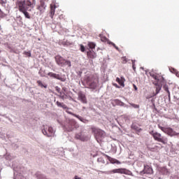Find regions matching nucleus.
Listing matches in <instances>:
<instances>
[{
	"label": "nucleus",
	"mask_w": 179,
	"mask_h": 179,
	"mask_svg": "<svg viewBox=\"0 0 179 179\" xmlns=\"http://www.w3.org/2000/svg\"><path fill=\"white\" fill-rule=\"evenodd\" d=\"M103 156H105V157H106V159H108L110 163H112V164H120L121 162L120 161H118V159H115L106 154H103Z\"/></svg>",
	"instance_id": "11"
},
{
	"label": "nucleus",
	"mask_w": 179,
	"mask_h": 179,
	"mask_svg": "<svg viewBox=\"0 0 179 179\" xmlns=\"http://www.w3.org/2000/svg\"><path fill=\"white\" fill-rule=\"evenodd\" d=\"M150 76H151V78H153V79H155V80H157V82L159 83V77H158L157 74H156L155 73H150Z\"/></svg>",
	"instance_id": "21"
},
{
	"label": "nucleus",
	"mask_w": 179,
	"mask_h": 179,
	"mask_svg": "<svg viewBox=\"0 0 179 179\" xmlns=\"http://www.w3.org/2000/svg\"><path fill=\"white\" fill-rule=\"evenodd\" d=\"M57 8V6L55 4L50 5V17L51 19L54 17V15H55V9Z\"/></svg>",
	"instance_id": "13"
},
{
	"label": "nucleus",
	"mask_w": 179,
	"mask_h": 179,
	"mask_svg": "<svg viewBox=\"0 0 179 179\" xmlns=\"http://www.w3.org/2000/svg\"><path fill=\"white\" fill-rule=\"evenodd\" d=\"M121 61L122 64H127V62H128V58H127V57H122Z\"/></svg>",
	"instance_id": "26"
},
{
	"label": "nucleus",
	"mask_w": 179,
	"mask_h": 179,
	"mask_svg": "<svg viewBox=\"0 0 179 179\" xmlns=\"http://www.w3.org/2000/svg\"><path fill=\"white\" fill-rule=\"evenodd\" d=\"M87 57L90 59H94V58H97V53H96V52H94L93 50H89L87 52Z\"/></svg>",
	"instance_id": "10"
},
{
	"label": "nucleus",
	"mask_w": 179,
	"mask_h": 179,
	"mask_svg": "<svg viewBox=\"0 0 179 179\" xmlns=\"http://www.w3.org/2000/svg\"><path fill=\"white\" fill-rule=\"evenodd\" d=\"M42 133L43 134V135H45L48 137L54 136V129L50 127H48V131L45 129H42Z\"/></svg>",
	"instance_id": "9"
},
{
	"label": "nucleus",
	"mask_w": 179,
	"mask_h": 179,
	"mask_svg": "<svg viewBox=\"0 0 179 179\" xmlns=\"http://www.w3.org/2000/svg\"><path fill=\"white\" fill-rule=\"evenodd\" d=\"M76 128H79V124L76 123L75 120H69L68 124L66 125V129L68 132H71V131L74 130Z\"/></svg>",
	"instance_id": "7"
},
{
	"label": "nucleus",
	"mask_w": 179,
	"mask_h": 179,
	"mask_svg": "<svg viewBox=\"0 0 179 179\" xmlns=\"http://www.w3.org/2000/svg\"><path fill=\"white\" fill-rule=\"evenodd\" d=\"M113 86H115V87H117L118 89L120 87V86H118V85L115 83L113 84Z\"/></svg>",
	"instance_id": "37"
},
{
	"label": "nucleus",
	"mask_w": 179,
	"mask_h": 179,
	"mask_svg": "<svg viewBox=\"0 0 179 179\" xmlns=\"http://www.w3.org/2000/svg\"><path fill=\"white\" fill-rule=\"evenodd\" d=\"M57 73H52V72H49L48 73V76H50V78H54L55 79Z\"/></svg>",
	"instance_id": "28"
},
{
	"label": "nucleus",
	"mask_w": 179,
	"mask_h": 179,
	"mask_svg": "<svg viewBox=\"0 0 179 179\" xmlns=\"http://www.w3.org/2000/svg\"><path fill=\"white\" fill-rule=\"evenodd\" d=\"M131 128L132 129H134V131H137V132H141V131H142V129L139 128L136 124H132Z\"/></svg>",
	"instance_id": "23"
},
{
	"label": "nucleus",
	"mask_w": 179,
	"mask_h": 179,
	"mask_svg": "<svg viewBox=\"0 0 179 179\" xmlns=\"http://www.w3.org/2000/svg\"><path fill=\"white\" fill-rule=\"evenodd\" d=\"M78 99H80L82 103H87V100L86 99V95L82 92L78 93Z\"/></svg>",
	"instance_id": "15"
},
{
	"label": "nucleus",
	"mask_w": 179,
	"mask_h": 179,
	"mask_svg": "<svg viewBox=\"0 0 179 179\" xmlns=\"http://www.w3.org/2000/svg\"><path fill=\"white\" fill-rule=\"evenodd\" d=\"M60 99H62V100H65V99H66V97H65L64 95H60Z\"/></svg>",
	"instance_id": "33"
},
{
	"label": "nucleus",
	"mask_w": 179,
	"mask_h": 179,
	"mask_svg": "<svg viewBox=\"0 0 179 179\" xmlns=\"http://www.w3.org/2000/svg\"><path fill=\"white\" fill-rule=\"evenodd\" d=\"M168 99H169V101L171 100V96L170 95V92L168 93Z\"/></svg>",
	"instance_id": "35"
},
{
	"label": "nucleus",
	"mask_w": 179,
	"mask_h": 179,
	"mask_svg": "<svg viewBox=\"0 0 179 179\" xmlns=\"http://www.w3.org/2000/svg\"><path fill=\"white\" fill-rule=\"evenodd\" d=\"M56 90H57V92H58V93H59V87H56Z\"/></svg>",
	"instance_id": "39"
},
{
	"label": "nucleus",
	"mask_w": 179,
	"mask_h": 179,
	"mask_svg": "<svg viewBox=\"0 0 179 179\" xmlns=\"http://www.w3.org/2000/svg\"><path fill=\"white\" fill-rule=\"evenodd\" d=\"M38 10H40L41 13L45 10V3L43 1H41L40 6L37 7Z\"/></svg>",
	"instance_id": "16"
},
{
	"label": "nucleus",
	"mask_w": 179,
	"mask_h": 179,
	"mask_svg": "<svg viewBox=\"0 0 179 179\" xmlns=\"http://www.w3.org/2000/svg\"><path fill=\"white\" fill-rule=\"evenodd\" d=\"M109 44H111V45H113V47L116 48L117 45H115V43H113V42H110Z\"/></svg>",
	"instance_id": "34"
},
{
	"label": "nucleus",
	"mask_w": 179,
	"mask_h": 179,
	"mask_svg": "<svg viewBox=\"0 0 179 179\" xmlns=\"http://www.w3.org/2000/svg\"><path fill=\"white\" fill-rule=\"evenodd\" d=\"M116 82L120 85L122 86V87H125V78H124V77H121L120 78H116Z\"/></svg>",
	"instance_id": "14"
},
{
	"label": "nucleus",
	"mask_w": 179,
	"mask_h": 179,
	"mask_svg": "<svg viewBox=\"0 0 179 179\" xmlns=\"http://www.w3.org/2000/svg\"><path fill=\"white\" fill-rule=\"evenodd\" d=\"M164 170H165V171H166V173H167V169H164Z\"/></svg>",
	"instance_id": "45"
},
{
	"label": "nucleus",
	"mask_w": 179,
	"mask_h": 179,
	"mask_svg": "<svg viewBox=\"0 0 179 179\" xmlns=\"http://www.w3.org/2000/svg\"><path fill=\"white\" fill-rule=\"evenodd\" d=\"M38 73L40 75V76H41V78H44V76H45V71H43V70H39Z\"/></svg>",
	"instance_id": "27"
},
{
	"label": "nucleus",
	"mask_w": 179,
	"mask_h": 179,
	"mask_svg": "<svg viewBox=\"0 0 179 179\" xmlns=\"http://www.w3.org/2000/svg\"><path fill=\"white\" fill-rule=\"evenodd\" d=\"M106 40H107V38H101V41H106Z\"/></svg>",
	"instance_id": "40"
},
{
	"label": "nucleus",
	"mask_w": 179,
	"mask_h": 179,
	"mask_svg": "<svg viewBox=\"0 0 179 179\" xmlns=\"http://www.w3.org/2000/svg\"><path fill=\"white\" fill-rule=\"evenodd\" d=\"M143 171L144 174H153V169H152L149 165H144V169Z\"/></svg>",
	"instance_id": "12"
},
{
	"label": "nucleus",
	"mask_w": 179,
	"mask_h": 179,
	"mask_svg": "<svg viewBox=\"0 0 179 179\" xmlns=\"http://www.w3.org/2000/svg\"><path fill=\"white\" fill-rule=\"evenodd\" d=\"M56 104L57 107H62V108H64V110H66V108H68V106H66V105L58 101L56 102Z\"/></svg>",
	"instance_id": "19"
},
{
	"label": "nucleus",
	"mask_w": 179,
	"mask_h": 179,
	"mask_svg": "<svg viewBox=\"0 0 179 179\" xmlns=\"http://www.w3.org/2000/svg\"><path fill=\"white\" fill-rule=\"evenodd\" d=\"M36 2L34 0H24L18 2V8L20 12L24 13L27 19H30V15L27 13V10H31V8H34Z\"/></svg>",
	"instance_id": "1"
},
{
	"label": "nucleus",
	"mask_w": 179,
	"mask_h": 179,
	"mask_svg": "<svg viewBox=\"0 0 179 179\" xmlns=\"http://www.w3.org/2000/svg\"><path fill=\"white\" fill-rule=\"evenodd\" d=\"M115 48V50H117V51H119V50H120V48H118L117 46H116Z\"/></svg>",
	"instance_id": "41"
},
{
	"label": "nucleus",
	"mask_w": 179,
	"mask_h": 179,
	"mask_svg": "<svg viewBox=\"0 0 179 179\" xmlns=\"http://www.w3.org/2000/svg\"><path fill=\"white\" fill-rule=\"evenodd\" d=\"M130 106L133 107L134 108H139V105L135 104V103H130Z\"/></svg>",
	"instance_id": "32"
},
{
	"label": "nucleus",
	"mask_w": 179,
	"mask_h": 179,
	"mask_svg": "<svg viewBox=\"0 0 179 179\" xmlns=\"http://www.w3.org/2000/svg\"><path fill=\"white\" fill-rule=\"evenodd\" d=\"M87 45L91 50L96 48V43L93 42H88Z\"/></svg>",
	"instance_id": "22"
},
{
	"label": "nucleus",
	"mask_w": 179,
	"mask_h": 179,
	"mask_svg": "<svg viewBox=\"0 0 179 179\" xmlns=\"http://www.w3.org/2000/svg\"><path fill=\"white\" fill-rule=\"evenodd\" d=\"M77 179H82V178H78V176H77Z\"/></svg>",
	"instance_id": "44"
},
{
	"label": "nucleus",
	"mask_w": 179,
	"mask_h": 179,
	"mask_svg": "<svg viewBox=\"0 0 179 179\" xmlns=\"http://www.w3.org/2000/svg\"><path fill=\"white\" fill-rule=\"evenodd\" d=\"M55 79H57L58 80H60L61 82H65L66 80V78L61 76L59 74H56Z\"/></svg>",
	"instance_id": "20"
},
{
	"label": "nucleus",
	"mask_w": 179,
	"mask_h": 179,
	"mask_svg": "<svg viewBox=\"0 0 179 179\" xmlns=\"http://www.w3.org/2000/svg\"><path fill=\"white\" fill-rule=\"evenodd\" d=\"M91 130L92 134H94V137L96 141H99V139H101V138L106 136V132L99 128L91 127Z\"/></svg>",
	"instance_id": "6"
},
{
	"label": "nucleus",
	"mask_w": 179,
	"mask_h": 179,
	"mask_svg": "<svg viewBox=\"0 0 179 179\" xmlns=\"http://www.w3.org/2000/svg\"><path fill=\"white\" fill-rule=\"evenodd\" d=\"M101 173L102 174H125L126 176H131V174H132L131 171L124 168L116 169L108 171H101Z\"/></svg>",
	"instance_id": "2"
},
{
	"label": "nucleus",
	"mask_w": 179,
	"mask_h": 179,
	"mask_svg": "<svg viewBox=\"0 0 179 179\" xmlns=\"http://www.w3.org/2000/svg\"><path fill=\"white\" fill-rule=\"evenodd\" d=\"M150 134L152 136V138L157 141L166 145L167 143V138H164L162 136V134L155 131H150Z\"/></svg>",
	"instance_id": "4"
},
{
	"label": "nucleus",
	"mask_w": 179,
	"mask_h": 179,
	"mask_svg": "<svg viewBox=\"0 0 179 179\" xmlns=\"http://www.w3.org/2000/svg\"><path fill=\"white\" fill-rule=\"evenodd\" d=\"M0 16H2V10L0 9Z\"/></svg>",
	"instance_id": "42"
},
{
	"label": "nucleus",
	"mask_w": 179,
	"mask_h": 179,
	"mask_svg": "<svg viewBox=\"0 0 179 179\" xmlns=\"http://www.w3.org/2000/svg\"><path fill=\"white\" fill-rule=\"evenodd\" d=\"M163 89L166 92V93H170V90H169V85H164Z\"/></svg>",
	"instance_id": "29"
},
{
	"label": "nucleus",
	"mask_w": 179,
	"mask_h": 179,
	"mask_svg": "<svg viewBox=\"0 0 179 179\" xmlns=\"http://www.w3.org/2000/svg\"><path fill=\"white\" fill-rule=\"evenodd\" d=\"M158 128L162 131L164 134H166V135H169V136H179V133H177L173 128L171 127H163L160 126V124H158Z\"/></svg>",
	"instance_id": "5"
},
{
	"label": "nucleus",
	"mask_w": 179,
	"mask_h": 179,
	"mask_svg": "<svg viewBox=\"0 0 179 179\" xmlns=\"http://www.w3.org/2000/svg\"><path fill=\"white\" fill-rule=\"evenodd\" d=\"M132 62V68L134 71H136V66H135V60H131Z\"/></svg>",
	"instance_id": "30"
},
{
	"label": "nucleus",
	"mask_w": 179,
	"mask_h": 179,
	"mask_svg": "<svg viewBox=\"0 0 179 179\" xmlns=\"http://www.w3.org/2000/svg\"><path fill=\"white\" fill-rule=\"evenodd\" d=\"M86 83L90 89H96L97 87V83L94 82V77L93 76H90L87 78Z\"/></svg>",
	"instance_id": "8"
},
{
	"label": "nucleus",
	"mask_w": 179,
	"mask_h": 179,
	"mask_svg": "<svg viewBox=\"0 0 179 179\" xmlns=\"http://www.w3.org/2000/svg\"><path fill=\"white\" fill-rule=\"evenodd\" d=\"M81 52H85L86 48H85V46L83 45H80V48Z\"/></svg>",
	"instance_id": "31"
},
{
	"label": "nucleus",
	"mask_w": 179,
	"mask_h": 179,
	"mask_svg": "<svg viewBox=\"0 0 179 179\" xmlns=\"http://www.w3.org/2000/svg\"><path fill=\"white\" fill-rule=\"evenodd\" d=\"M153 84L155 85V86H156V90H155L156 94H159V93H160V91L162 90V86L159 85V83L157 82L153 83Z\"/></svg>",
	"instance_id": "17"
},
{
	"label": "nucleus",
	"mask_w": 179,
	"mask_h": 179,
	"mask_svg": "<svg viewBox=\"0 0 179 179\" xmlns=\"http://www.w3.org/2000/svg\"><path fill=\"white\" fill-rule=\"evenodd\" d=\"M25 54L27 55H29V57H31V54H30L29 52H25Z\"/></svg>",
	"instance_id": "36"
},
{
	"label": "nucleus",
	"mask_w": 179,
	"mask_h": 179,
	"mask_svg": "<svg viewBox=\"0 0 179 179\" xmlns=\"http://www.w3.org/2000/svg\"><path fill=\"white\" fill-rule=\"evenodd\" d=\"M55 62L59 65V66H69L71 68L72 64L71 61L65 59L62 56L57 55L55 57Z\"/></svg>",
	"instance_id": "3"
},
{
	"label": "nucleus",
	"mask_w": 179,
	"mask_h": 179,
	"mask_svg": "<svg viewBox=\"0 0 179 179\" xmlns=\"http://www.w3.org/2000/svg\"><path fill=\"white\" fill-rule=\"evenodd\" d=\"M133 86L134 90H138V87H136V85H134Z\"/></svg>",
	"instance_id": "38"
},
{
	"label": "nucleus",
	"mask_w": 179,
	"mask_h": 179,
	"mask_svg": "<svg viewBox=\"0 0 179 179\" xmlns=\"http://www.w3.org/2000/svg\"><path fill=\"white\" fill-rule=\"evenodd\" d=\"M76 139H79L80 141H86V137L82 135V133H78L75 136Z\"/></svg>",
	"instance_id": "18"
},
{
	"label": "nucleus",
	"mask_w": 179,
	"mask_h": 179,
	"mask_svg": "<svg viewBox=\"0 0 179 179\" xmlns=\"http://www.w3.org/2000/svg\"><path fill=\"white\" fill-rule=\"evenodd\" d=\"M75 179H78V176H75Z\"/></svg>",
	"instance_id": "43"
},
{
	"label": "nucleus",
	"mask_w": 179,
	"mask_h": 179,
	"mask_svg": "<svg viewBox=\"0 0 179 179\" xmlns=\"http://www.w3.org/2000/svg\"><path fill=\"white\" fill-rule=\"evenodd\" d=\"M70 114H71V115H73L74 117H76V118L80 120V121H82V122H83V118L82 117L79 116L78 115H76L74 113H70Z\"/></svg>",
	"instance_id": "25"
},
{
	"label": "nucleus",
	"mask_w": 179,
	"mask_h": 179,
	"mask_svg": "<svg viewBox=\"0 0 179 179\" xmlns=\"http://www.w3.org/2000/svg\"><path fill=\"white\" fill-rule=\"evenodd\" d=\"M36 83H38V85H39L40 87L47 89V85L43 84V82H41V80H38Z\"/></svg>",
	"instance_id": "24"
}]
</instances>
